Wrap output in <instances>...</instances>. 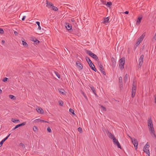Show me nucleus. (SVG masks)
<instances>
[{
  "instance_id": "nucleus-1",
  "label": "nucleus",
  "mask_w": 156,
  "mask_h": 156,
  "mask_svg": "<svg viewBox=\"0 0 156 156\" xmlns=\"http://www.w3.org/2000/svg\"><path fill=\"white\" fill-rule=\"evenodd\" d=\"M147 125L149 127V130L150 133L152 136L156 137L155 132L154 131L152 124V121L151 117L149 118L147 120Z\"/></svg>"
},
{
  "instance_id": "nucleus-2",
  "label": "nucleus",
  "mask_w": 156,
  "mask_h": 156,
  "mask_svg": "<svg viewBox=\"0 0 156 156\" xmlns=\"http://www.w3.org/2000/svg\"><path fill=\"white\" fill-rule=\"evenodd\" d=\"M46 7L50 9L51 10L54 11H57L58 10L57 8L54 6L53 4L51 2H48L47 0L46 1Z\"/></svg>"
},
{
  "instance_id": "nucleus-3",
  "label": "nucleus",
  "mask_w": 156,
  "mask_h": 156,
  "mask_svg": "<svg viewBox=\"0 0 156 156\" xmlns=\"http://www.w3.org/2000/svg\"><path fill=\"white\" fill-rule=\"evenodd\" d=\"M136 85L137 83H135L134 81H133V83L132 84V97L133 98L135 95V94L136 91Z\"/></svg>"
},
{
  "instance_id": "nucleus-4",
  "label": "nucleus",
  "mask_w": 156,
  "mask_h": 156,
  "mask_svg": "<svg viewBox=\"0 0 156 156\" xmlns=\"http://www.w3.org/2000/svg\"><path fill=\"white\" fill-rule=\"evenodd\" d=\"M86 52L87 54L88 55L90 56L93 58L95 60L98 61V58L97 55L92 53L90 51L88 50H86Z\"/></svg>"
},
{
  "instance_id": "nucleus-5",
  "label": "nucleus",
  "mask_w": 156,
  "mask_h": 156,
  "mask_svg": "<svg viewBox=\"0 0 156 156\" xmlns=\"http://www.w3.org/2000/svg\"><path fill=\"white\" fill-rule=\"evenodd\" d=\"M149 144L147 142L143 149L144 152L148 155L147 156H150V151L149 150Z\"/></svg>"
},
{
  "instance_id": "nucleus-6",
  "label": "nucleus",
  "mask_w": 156,
  "mask_h": 156,
  "mask_svg": "<svg viewBox=\"0 0 156 156\" xmlns=\"http://www.w3.org/2000/svg\"><path fill=\"white\" fill-rule=\"evenodd\" d=\"M125 59L124 57H122L120 58L119 60V66L121 69L124 68V65L125 63Z\"/></svg>"
},
{
  "instance_id": "nucleus-7",
  "label": "nucleus",
  "mask_w": 156,
  "mask_h": 156,
  "mask_svg": "<svg viewBox=\"0 0 156 156\" xmlns=\"http://www.w3.org/2000/svg\"><path fill=\"white\" fill-rule=\"evenodd\" d=\"M65 26L66 29L69 32L71 33L73 31V30L72 29L71 25L70 24L68 23H66Z\"/></svg>"
},
{
  "instance_id": "nucleus-8",
  "label": "nucleus",
  "mask_w": 156,
  "mask_h": 156,
  "mask_svg": "<svg viewBox=\"0 0 156 156\" xmlns=\"http://www.w3.org/2000/svg\"><path fill=\"white\" fill-rule=\"evenodd\" d=\"M144 58V55H142L140 56V57L139 60V64L138 65V66L139 68H140L142 64Z\"/></svg>"
},
{
  "instance_id": "nucleus-9",
  "label": "nucleus",
  "mask_w": 156,
  "mask_h": 156,
  "mask_svg": "<svg viewBox=\"0 0 156 156\" xmlns=\"http://www.w3.org/2000/svg\"><path fill=\"white\" fill-rule=\"evenodd\" d=\"M113 142L115 145H116L118 148L122 149L121 147L118 142V140L115 138H114L113 140Z\"/></svg>"
},
{
  "instance_id": "nucleus-10",
  "label": "nucleus",
  "mask_w": 156,
  "mask_h": 156,
  "mask_svg": "<svg viewBox=\"0 0 156 156\" xmlns=\"http://www.w3.org/2000/svg\"><path fill=\"white\" fill-rule=\"evenodd\" d=\"M129 137L131 140L132 142L134 145V147L136 148V149L137 148V146L138 145V143L137 140L135 138L133 139V138H132L130 137L129 136Z\"/></svg>"
},
{
  "instance_id": "nucleus-11",
  "label": "nucleus",
  "mask_w": 156,
  "mask_h": 156,
  "mask_svg": "<svg viewBox=\"0 0 156 156\" xmlns=\"http://www.w3.org/2000/svg\"><path fill=\"white\" fill-rule=\"evenodd\" d=\"M98 64L99 66L100 67V70L101 71V72L103 73V74L105 75H106V73H105V72L104 71V68H103V66L100 63V62H98Z\"/></svg>"
},
{
  "instance_id": "nucleus-12",
  "label": "nucleus",
  "mask_w": 156,
  "mask_h": 156,
  "mask_svg": "<svg viewBox=\"0 0 156 156\" xmlns=\"http://www.w3.org/2000/svg\"><path fill=\"white\" fill-rule=\"evenodd\" d=\"M26 122H22V123H21V124H19L17 125L16 126L12 129V130H13L16 129L17 128H18L19 127H20V126H24V125H26Z\"/></svg>"
},
{
  "instance_id": "nucleus-13",
  "label": "nucleus",
  "mask_w": 156,
  "mask_h": 156,
  "mask_svg": "<svg viewBox=\"0 0 156 156\" xmlns=\"http://www.w3.org/2000/svg\"><path fill=\"white\" fill-rule=\"evenodd\" d=\"M10 134H9L8 136H7L6 137L3 139L0 142V147H1L4 142L9 138V136L10 135Z\"/></svg>"
},
{
  "instance_id": "nucleus-14",
  "label": "nucleus",
  "mask_w": 156,
  "mask_h": 156,
  "mask_svg": "<svg viewBox=\"0 0 156 156\" xmlns=\"http://www.w3.org/2000/svg\"><path fill=\"white\" fill-rule=\"evenodd\" d=\"M111 62H112V66L113 67L115 68L116 66V62L114 58L112 57L111 58Z\"/></svg>"
},
{
  "instance_id": "nucleus-15",
  "label": "nucleus",
  "mask_w": 156,
  "mask_h": 156,
  "mask_svg": "<svg viewBox=\"0 0 156 156\" xmlns=\"http://www.w3.org/2000/svg\"><path fill=\"white\" fill-rule=\"evenodd\" d=\"M76 65L77 66V67L80 70H81L83 69V66L82 65L80 64L79 61H77L76 62Z\"/></svg>"
},
{
  "instance_id": "nucleus-16",
  "label": "nucleus",
  "mask_w": 156,
  "mask_h": 156,
  "mask_svg": "<svg viewBox=\"0 0 156 156\" xmlns=\"http://www.w3.org/2000/svg\"><path fill=\"white\" fill-rule=\"evenodd\" d=\"M37 112L40 114H42L44 113L43 110L41 108L38 107L36 108Z\"/></svg>"
},
{
  "instance_id": "nucleus-17",
  "label": "nucleus",
  "mask_w": 156,
  "mask_h": 156,
  "mask_svg": "<svg viewBox=\"0 0 156 156\" xmlns=\"http://www.w3.org/2000/svg\"><path fill=\"white\" fill-rule=\"evenodd\" d=\"M142 18V17L141 16L138 17L136 23V25H139L140 24L141 22Z\"/></svg>"
},
{
  "instance_id": "nucleus-18",
  "label": "nucleus",
  "mask_w": 156,
  "mask_h": 156,
  "mask_svg": "<svg viewBox=\"0 0 156 156\" xmlns=\"http://www.w3.org/2000/svg\"><path fill=\"white\" fill-rule=\"evenodd\" d=\"M109 18L108 17H107L105 18L103 22H102V23H108L109 22Z\"/></svg>"
},
{
  "instance_id": "nucleus-19",
  "label": "nucleus",
  "mask_w": 156,
  "mask_h": 156,
  "mask_svg": "<svg viewBox=\"0 0 156 156\" xmlns=\"http://www.w3.org/2000/svg\"><path fill=\"white\" fill-rule=\"evenodd\" d=\"M86 60L87 61V62H88V63L89 64H90L91 65V64H92L93 66H94V64L92 63V61L90 59L89 57H88V56H86Z\"/></svg>"
},
{
  "instance_id": "nucleus-20",
  "label": "nucleus",
  "mask_w": 156,
  "mask_h": 156,
  "mask_svg": "<svg viewBox=\"0 0 156 156\" xmlns=\"http://www.w3.org/2000/svg\"><path fill=\"white\" fill-rule=\"evenodd\" d=\"M144 36L145 35H144V34H143L139 38H138L137 41H139L140 43L143 40Z\"/></svg>"
},
{
  "instance_id": "nucleus-21",
  "label": "nucleus",
  "mask_w": 156,
  "mask_h": 156,
  "mask_svg": "<svg viewBox=\"0 0 156 156\" xmlns=\"http://www.w3.org/2000/svg\"><path fill=\"white\" fill-rule=\"evenodd\" d=\"M89 66L90 67L91 69L94 70L95 72L97 71V69H96V68L94 67V66H93V64H91V65L90 64H89Z\"/></svg>"
},
{
  "instance_id": "nucleus-22",
  "label": "nucleus",
  "mask_w": 156,
  "mask_h": 156,
  "mask_svg": "<svg viewBox=\"0 0 156 156\" xmlns=\"http://www.w3.org/2000/svg\"><path fill=\"white\" fill-rule=\"evenodd\" d=\"M119 83L120 85V86L121 87H122V77L120 76L119 78Z\"/></svg>"
},
{
  "instance_id": "nucleus-23",
  "label": "nucleus",
  "mask_w": 156,
  "mask_h": 156,
  "mask_svg": "<svg viewBox=\"0 0 156 156\" xmlns=\"http://www.w3.org/2000/svg\"><path fill=\"white\" fill-rule=\"evenodd\" d=\"M108 136L111 139H112L113 140L114 138H115L114 137V135L111 133L109 132L108 131Z\"/></svg>"
},
{
  "instance_id": "nucleus-24",
  "label": "nucleus",
  "mask_w": 156,
  "mask_h": 156,
  "mask_svg": "<svg viewBox=\"0 0 156 156\" xmlns=\"http://www.w3.org/2000/svg\"><path fill=\"white\" fill-rule=\"evenodd\" d=\"M89 87L93 93H94L96 91L95 90L94 87L92 85L90 86Z\"/></svg>"
},
{
  "instance_id": "nucleus-25",
  "label": "nucleus",
  "mask_w": 156,
  "mask_h": 156,
  "mask_svg": "<svg viewBox=\"0 0 156 156\" xmlns=\"http://www.w3.org/2000/svg\"><path fill=\"white\" fill-rule=\"evenodd\" d=\"M9 97L10 98L13 100H14L16 99V97L12 95H9Z\"/></svg>"
},
{
  "instance_id": "nucleus-26",
  "label": "nucleus",
  "mask_w": 156,
  "mask_h": 156,
  "mask_svg": "<svg viewBox=\"0 0 156 156\" xmlns=\"http://www.w3.org/2000/svg\"><path fill=\"white\" fill-rule=\"evenodd\" d=\"M112 5V2H107L105 5H106L108 7H109Z\"/></svg>"
},
{
  "instance_id": "nucleus-27",
  "label": "nucleus",
  "mask_w": 156,
  "mask_h": 156,
  "mask_svg": "<svg viewBox=\"0 0 156 156\" xmlns=\"http://www.w3.org/2000/svg\"><path fill=\"white\" fill-rule=\"evenodd\" d=\"M12 121L14 123H16L17 122H20L19 119H16V120L15 119H12Z\"/></svg>"
},
{
  "instance_id": "nucleus-28",
  "label": "nucleus",
  "mask_w": 156,
  "mask_h": 156,
  "mask_svg": "<svg viewBox=\"0 0 156 156\" xmlns=\"http://www.w3.org/2000/svg\"><path fill=\"white\" fill-rule=\"evenodd\" d=\"M22 42L23 45L25 47H27L28 46V44L26 42L24 41H22Z\"/></svg>"
},
{
  "instance_id": "nucleus-29",
  "label": "nucleus",
  "mask_w": 156,
  "mask_h": 156,
  "mask_svg": "<svg viewBox=\"0 0 156 156\" xmlns=\"http://www.w3.org/2000/svg\"><path fill=\"white\" fill-rule=\"evenodd\" d=\"M59 92L60 93L62 94L63 95H64L65 94V91L63 89H60L59 90Z\"/></svg>"
},
{
  "instance_id": "nucleus-30",
  "label": "nucleus",
  "mask_w": 156,
  "mask_h": 156,
  "mask_svg": "<svg viewBox=\"0 0 156 156\" xmlns=\"http://www.w3.org/2000/svg\"><path fill=\"white\" fill-rule=\"evenodd\" d=\"M36 23L38 26V29L39 30H41V27L40 26V23L39 22L37 21L36 22Z\"/></svg>"
},
{
  "instance_id": "nucleus-31",
  "label": "nucleus",
  "mask_w": 156,
  "mask_h": 156,
  "mask_svg": "<svg viewBox=\"0 0 156 156\" xmlns=\"http://www.w3.org/2000/svg\"><path fill=\"white\" fill-rule=\"evenodd\" d=\"M69 112L71 113L73 115H76V114L74 113V111L71 108H70L69 110Z\"/></svg>"
},
{
  "instance_id": "nucleus-32",
  "label": "nucleus",
  "mask_w": 156,
  "mask_h": 156,
  "mask_svg": "<svg viewBox=\"0 0 156 156\" xmlns=\"http://www.w3.org/2000/svg\"><path fill=\"white\" fill-rule=\"evenodd\" d=\"M35 39V41H34V43L36 44H38L40 43V41L36 39V38H34Z\"/></svg>"
},
{
  "instance_id": "nucleus-33",
  "label": "nucleus",
  "mask_w": 156,
  "mask_h": 156,
  "mask_svg": "<svg viewBox=\"0 0 156 156\" xmlns=\"http://www.w3.org/2000/svg\"><path fill=\"white\" fill-rule=\"evenodd\" d=\"M100 105L101 108H102V110H103V111H106V109L105 107H104V106L102 105Z\"/></svg>"
},
{
  "instance_id": "nucleus-34",
  "label": "nucleus",
  "mask_w": 156,
  "mask_h": 156,
  "mask_svg": "<svg viewBox=\"0 0 156 156\" xmlns=\"http://www.w3.org/2000/svg\"><path fill=\"white\" fill-rule=\"evenodd\" d=\"M127 78H128V75L127 74H126L125 75L124 78V80L125 81H126H126L127 80Z\"/></svg>"
},
{
  "instance_id": "nucleus-35",
  "label": "nucleus",
  "mask_w": 156,
  "mask_h": 156,
  "mask_svg": "<svg viewBox=\"0 0 156 156\" xmlns=\"http://www.w3.org/2000/svg\"><path fill=\"white\" fill-rule=\"evenodd\" d=\"M55 73L58 78H60V75L58 73L55 72Z\"/></svg>"
},
{
  "instance_id": "nucleus-36",
  "label": "nucleus",
  "mask_w": 156,
  "mask_h": 156,
  "mask_svg": "<svg viewBox=\"0 0 156 156\" xmlns=\"http://www.w3.org/2000/svg\"><path fill=\"white\" fill-rule=\"evenodd\" d=\"M37 128L36 126H34L33 127V130L34 132H36L37 131Z\"/></svg>"
},
{
  "instance_id": "nucleus-37",
  "label": "nucleus",
  "mask_w": 156,
  "mask_h": 156,
  "mask_svg": "<svg viewBox=\"0 0 156 156\" xmlns=\"http://www.w3.org/2000/svg\"><path fill=\"white\" fill-rule=\"evenodd\" d=\"M78 131H79L80 133H81L82 132V129L80 127H79L78 128Z\"/></svg>"
},
{
  "instance_id": "nucleus-38",
  "label": "nucleus",
  "mask_w": 156,
  "mask_h": 156,
  "mask_svg": "<svg viewBox=\"0 0 156 156\" xmlns=\"http://www.w3.org/2000/svg\"><path fill=\"white\" fill-rule=\"evenodd\" d=\"M4 33L3 29L1 28H0V34H3Z\"/></svg>"
},
{
  "instance_id": "nucleus-39",
  "label": "nucleus",
  "mask_w": 156,
  "mask_h": 156,
  "mask_svg": "<svg viewBox=\"0 0 156 156\" xmlns=\"http://www.w3.org/2000/svg\"><path fill=\"white\" fill-rule=\"evenodd\" d=\"M47 131L49 133H51V129L49 127H48L47 128Z\"/></svg>"
},
{
  "instance_id": "nucleus-40",
  "label": "nucleus",
  "mask_w": 156,
  "mask_h": 156,
  "mask_svg": "<svg viewBox=\"0 0 156 156\" xmlns=\"http://www.w3.org/2000/svg\"><path fill=\"white\" fill-rule=\"evenodd\" d=\"M41 119H35L34 121L35 122H41Z\"/></svg>"
},
{
  "instance_id": "nucleus-41",
  "label": "nucleus",
  "mask_w": 156,
  "mask_h": 156,
  "mask_svg": "<svg viewBox=\"0 0 156 156\" xmlns=\"http://www.w3.org/2000/svg\"><path fill=\"white\" fill-rule=\"evenodd\" d=\"M8 80V78H7L5 77L3 79L2 81L3 82H6Z\"/></svg>"
},
{
  "instance_id": "nucleus-42",
  "label": "nucleus",
  "mask_w": 156,
  "mask_h": 156,
  "mask_svg": "<svg viewBox=\"0 0 156 156\" xmlns=\"http://www.w3.org/2000/svg\"><path fill=\"white\" fill-rule=\"evenodd\" d=\"M101 2L102 3L103 5H106V1H104L103 0H101Z\"/></svg>"
},
{
  "instance_id": "nucleus-43",
  "label": "nucleus",
  "mask_w": 156,
  "mask_h": 156,
  "mask_svg": "<svg viewBox=\"0 0 156 156\" xmlns=\"http://www.w3.org/2000/svg\"><path fill=\"white\" fill-rule=\"evenodd\" d=\"M59 105L61 106H63V102L62 101L61 102H59Z\"/></svg>"
},
{
  "instance_id": "nucleus-44",
  "label": "nucleus",
  "mask_w": 156,
  "mask_h": 156,
  "mask_svg": "<svg viewBox=\"0 0 156 156\" xmlns=\"http://www.w3.org/2000/svg\"><path fill=\"white\" fill-rule=\"evenodd\" d=\"M140 42L139 41H137L136 43V47H137L140 44Z\"/></svg>"
},
{
  "instance_id": "nucleus-45",
  "label": "nucleus",
  "mask_w": 156,
  "mask_h": 156,
  "mask_svg": "<svg viewBox=\"0 0 156 156\" xmlns=\"http://www.w3.org/2000/svg\"><path fill=\"white\" fill-rule=\"evenodd\" d=\"M20 145L21 146H22V147L24 148H25V146L24 145V144L22 143H21L20 144Z\"/></svg>"
},
{
  "instance_id": "nucleus-46",
  "label": "nucleus",
  "mask_w": 156,
  "mask_h": 156,
  "mask_svg": "<svg viewBox=\"0 0 156 156\" xmlns=\"http://www.w3.org/2000/svg\"><path fill=\"white\" fill-rule=\"evenodd\" d=\"M34 38H35L34 37H32L31 38V40L34 42V41H35V39H34Z\"/></svg>"
},
{
  "instance_id": "nucleus-47",
  "label": "nucleus",
  "mask_w": 156,
  "mask_h": 156,
  "mask_svg": "<svg viewBox=\"0 0 156 156\" xmlns=\"http://www.w3.org/2000/svg\"><path fill=\"white\" fill-rule=\"evenodd\" d=\"M26 17V16H23L22 19V21H23L25 20V18Z\"/></svg>"
},
{
  "instance_id": "nucleus-48",
  "label": "nucleus",
  "mask_w": 156,
  "mask_h": 156,
  "mask_svg": "<svg viewBox=\"0 0 156 156\" xmlns=\"http://www.w3.org/2000/svg\"><path fill=\"white\" fill-rule=\"evenodd\" d=\"M14 34H15V35H16H16H18V32H17L15 31H14Z\"/></svg>"
},
{
  "instance_id": "nucleus-49",
  "label": "nucleus",
  "mask_w": 156,
  "mask_h": 156,
  "mask_svg": "<svg viewBox=\"0 0 156 156\" xmlns=\"http://www.w3.org/2000/svg\"><path fill=\"white\" fill-rule=\"evenodd\" d=\"M129 12L128 11H126L125 12H124V13H125L126 14H128Z\"/></svg>"
},
{
  "instance_id": "nucleus-50",
  "label": "nucleus",
  "mask_w": 156,
  "mask_h": 156,
  "mask_svg": "<svg viewBox=\"0 0 156 156\" xmlns=\"http://www.w3.org/2000/svg\"><path fill=\"white\" fill-rule=\"evenodd\" d=\"M41 122H48L47 121H45L44 120H42L41 119Z\"/></svg>"
},
{
  "instance_id": "nucleus-51",
  "label": "nucleus",
  "mask_w": 156,
  "mask_h": 156,
  "mask_svg": "<svg viewBox=\"0 0 156 156\" xmlns=\"http://www.w3.org/2000/svg\"><path fill=\"white\" fill-rule=\"evenodd\" d=\"M94 94L95 95V96H96V97H98V95L97 94H96V92L95 91V92H94Z\"/></svg>"
},
{
  "instance_id": "nucleus-52",
  "label": "nucleus",
  "mask_w": 156,
  "mask_h": 156,
  "mask_svg": "<svg viewBox=\"0 0 156 156\" xmlns=\"http://www.w3.org/2000/svg\"><path fill=\"white\" fill-rule=\"evenodd\" d=\"M2 42L3 44H4L5 43V41L4 40H2Z\"/></svg>"
},
{
  "instance_id": "nucleus-53",
  "label": "nucleus",
  "mask_w": 156,
  "mask_h": 156,
  "mask_svg": "<svg viewBox=\"0 0 156 156\" xmlns=\"http://www.w3.org/2000/svg\"><path fill=\"white\" fill-rule=\"evenodd\" d=\"M154 39H156V34H155V36H154Z\"/></svg>"
},
{
  "instance_id": "nucleus-54",
  "label": "nucleus",
  "mask_w": 156,
  "mask_h": 156,
  "mask_svg": "<svg viewBox=\"0 0 156 156\" xmlns=\"http://www.w3.org/2000/svg\"><path fill=\"white\" fill-rule=\"evenodd\" d=\"M2 90L0 88V94H1L2 93Z\"/></svg>"
},
{
  "instance_id": "nucleus-55",
  "label": "nucleus",
  "mask_w": 156,
  "mask_h": 156,
  "mask_svg": "<svg viewBox=\"0 0 156 156\" xmlns=\"http://www.w3.org/2000/svg\"><path fill=\"white\" fill-rule=\"evenodd\" d=\"M154 103H156V98H155V99H154Z\"/></svg>"
},
{
  "instance_id": "nucleus-56",
  "label": "nucleus",
  "mask_w": 156,
  "mask_h": 156,
  "mask_svg": "<svg viewBox=\"0 0 156 156\" xmlns=\"http://www.w3.org/2000/svg\"><path fill=\"white\" fill-rule=\"evenodd\" d=\"M136 46H135L134 48V50H135V49H136Z\"/></svg>"
},
{
  "instance_id": "nucleus-57",
  "label": "nucleus",
  "mask_w": 156,
  "mask_h": 156,
  "mask_svg": "<svg viewBox=\"0 0 156 156\" xmlns=\"http://www.w3.org/2000/svg\"><path fill=\"white\" fill-rule=\"evenodd\" d=\"M65 49V50L66 51V50H68V49H67L66 48V49Z\"/></svg>"
},
{
  "instance_id": "nucleus-58",
  "label": "nucleus",
  "mask_w": 156,
  "mask_h": 156,
  "mask_svg": "<svg viewBox=\"0 0 156 156\" xmlns=\"http://www.w3.org/2000/svg\"><path fill=\"white\" fill-rule=\"evenodd\" d=\"M65 49V50L66 51V50H68V49H67L66 48V49Z\"/></svg>"
},
{
  "instance_id": "nucleus-59",
  "label": "nucleus",
  "mask_w": 156,
  "mask_h": 156,
  "mask_svg": "<svg viewBox=\"0 0 156 156\" xmlns=\"http://www.w3.org/2000/svg\"><path fill=\"white\" fill-rule=\"evenodd\" d=\"M65 49V50L66 51V50H68V49H67L66 48V49Z\"/></svg>"
},
{
  "instance_id": "nucleus-60",
  "label": "nucleus",
  "mask_w": 156,
  "mask_h": 156,
  "mask_svg": "<svg viewBox=\"0 0 156 156\" xmlns=\"http://www.w3.org/2000/svg\"><path fill=\"white\" fill-rule=\"evenodd\" d=\"M83 96H84L85 97V98H87V97H86V96H85V95H83Z\"/></svg>"
},
{
  "instance_id": "nucleus-61",
  "label": "nucleus",
  "mask_w": 156,
  "mask_h": 156,
  "mask_svg": "<svg viewBox=\"0 0 156 156\" xmlns=\"http://www.w3.org/2000/svg\"><path fill=\"white\" fill-rule=\"evenodd\" d=\"M71 21H72L73 22V21H74V20H71Z\"/></svg>"
},
{
  "instance_id": "nucleus-62",
  "label": "nucleus",
  "mask_w": 156,
  "mask_h": 156,
  "mask_svg": "<svg viewBox=\"0 0 156 156\" xmlns=\"http://www.w3.org/2000/svg\"><path fill=\"white\" fill-rule=\"evenodd\" d=\"M83 95H84V92H83Z\"/></svg>"
},
{
  "instance_id": "nucleus-63",
  "label": "nucleus",
  "mask_w": 156,
  "mask_h": 156,
  "mask_svg": "<svg viewBox=\"0 0 156 156\" xmlns=\"http://www.w3.org/2000/svg\"><path fill=\"white\" fill-rule=\"evenodd\" d=\"M155 49H156V46H155Z\"/></svg>"
},
{
  "instance_id": "nucleus-64",
  "label": "nucleus",
  "mask_w": 156,
  "mask_h": 156,
  "mask_svg": "<svg viewBox=\"0 0 156 156\" xmlns=\"http://www.w3.org/2000/svg\"><path fill=\"white\" fill-rule=\"evenodd\" d=\"M144 45L143 46V48H144Z\"/></svg>"
}]
</instances>
